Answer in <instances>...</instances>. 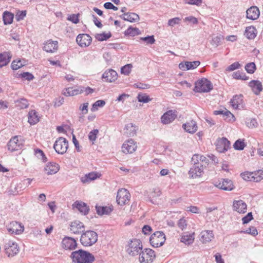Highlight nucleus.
<instances>
[{
  "instance_id": "f257e3e1",
  "label": "nucleus",
  "mask_w": 263,
  "mask_h": 263,
  "mask_svg": "<svg viewBox=\"0 0 263 263\" xmlns=\"http://www.w3.org/2000/svg\"><path fill=\"white\" fill-rule=\"evenodd\" d=\"M70 257L72 263H92L95 260L93 255L82 249L72 252Z\"/></svg>"
},
{
  "instance_id": "f03ea898",
  "label": "nucleus",
  "mask_w": 263,
  "mask_h": 263,
  "mask_svg": "<svg viewBox=\"0 0 263 263\" xmlns=\"http://www.w3.org/2000/svg\"><path fill=\"white\" fill-rule=\"evenodd\" d=\"M98 234L92 230H87L82 233L80 242L84 247H90L98 241Z\"/></svg>"
},
{
  "instance_id": "7ed1b4c3",
  "label": "nucleus",
  "mask_w": 263,
  "mask_h": 263,
  "mask_svg": "<svg viewBox=\"0 0 263 263\" xmlns=\"http://www.w3.org/2000/svg\"><path fill=\"white\" fill-rule=\"evenodd\" d=\"M195 84L193 90L196 92H209L213 89L211 82L205 78L198 80Z\"/></svg>"
},
{
  "instance_id": "20e7f679",
  "label": "nucleus",
  "mask_w": 263,
  "mask_h": 263,
  "mask_svg": "<svg viewBox=\"0 0 263 263\" xmlns=\"http://www.w3.org/2000/svg\"><path fill=\"white\" fill-rule=\"evenodd\" d=\"M142 251V245L139 239H134L130 240L126 249L127 253L132 256L140 255Z\"/></svg>"
},
{
  "instance_id": "39448f33",
  "label": "nucleus",
  "mask_w": 263,
  "mask_h": 263,
  "mask_svg": "<svg viewBox=\"0 0 263 263\" xmlns=\"http://www.w3.org/2000/svg\"><path fill=\"white\" fill-rule=\"evenodd\" d=\"M166 240L165 235L162 231H157L153 233L149 238V242L154 248L162 246Z\"/></svg>"
},
{
  "instance_id": "423d86ee",
  "label": "nucleus",
  "mask_w": 263,
  "mask_h": 263,
  "mask_svg": "<svg viewBox=\"0 0 263 263\" xmlns=\"http://www.w3.org/2000/svg\"><path fill=\"white\" fill-rule=\"evenodd\" d=\"M68 147V141L63 137H59L54 142L53 148L55 152L59 154L63 155L65 154Z\"/></svg>"
},
{
  "instance_id": "0eeeda50",
  "label": "nucleus",
  "mask_w": 263,
  "mask_h": 263,
  "mask_svg": "<svg viewBox=\"0 0 263 263\" xmlns=\"http://www.w3.org/2000/svg\"><path fill=\"white\" fill-rule=\"evenodd\" d=\"M130 198V194L126 189H119L117 195V202L120 205H124L128 203Z\"/></svg>"
},
{
  "instance_id": "6e6552de",
  "label": "nucleus",
  "mask_w": 263,
  "mask_h": 263,
  "mask_svg": "<svg viewBox=\"0 0 263 263\" xmlns=\"http://www.w3.org/2000/svg\"><path fill=\"white\" fill-rule=\"evenodd\" d=\"M155 257V251L151 249L146 248L142 251L139 259L140 263H148L149 261L152 262Z\"/></svg>"
},
{
  "instance_id": "1a4fd4ad",
  "label": "nucleus",
  "mask_w": 263,
  "mask_h": 263,
  "mask_svg": "<svg viewBox=\"0 0 263 263\" xmlns=\"http://www.w3.org/2000/svg\"><path fill=\"white\" fill-rule=\"evenodd\" d=\"M6 254L8 257H12L17 254L19 251L17 244L13 241L9 240L6 242L4 245Z\"/></svg>"
},
{
  "instance_id": "9d476101",
  "label": "nucleus",
  "mask_w": 263,
  "mask_h": 263,
  "mask_svg": "<svg viewBox=\"0 0 263 263\" xmlns=\"http://www.w3.org/2000/svg\"><path fill=\"white\" fill-rule=\"evenodd\" d=\"M230 142L226 137L217 140L215 145L217 151L219 153H224L230 148Z\"/></svg>"
},
{
  "instance_id": "9b49d317",
  "label": "nucleus",
  "mask_w": 263,
  "mask_h": 263,
  "mask_svg": "<svg viewBox=\"0 0 263 263\" xmlns=\"http://www.w3.org/2000/svg\"><path fill=\"white\" fill-rule=\"evenodd\" d=\"M77 240L71 237L65 236L62 241V247L66 250H73L77 248Z\"/></svg>"
},
{
  "instance_id": "f8f14e48",
  "label": "nucleus",
  "mask_w": 263,
  "mask_h": 263,
  "mask_svg": "<svg viewBox=\"0 0 263 263\" xmlns=\"http://www.w3.org/2000/svg\"><path fill=\"white\" fill-rule=\"evenodd\" d=\"M215 186L221 190L229 191L235 188L233 181L229 179H222L221 181L216 182Z\"/></svg>"
},
{
  "instance_id": "ddd939ff",
  "label": "nucleus",
  "mask_w": 263,
  "mask_h": 263,
  "mask_svg": "<svg viewBox=\"0 0 263 263\" xmlns=\"http://www.w3.org/2000/svg\"><path fill=\"white\" fill-rule=\"evenodd\" d=\"M8 231L11 234H20L24 230V226L17 221H12L7 227Z\"/></svg>"
},
{
  "instance_id": "4468645a",
  "label": "nucleus",
  "mask_w": 263,
  "mask_h": 263,
  "mask_svg": "<svg viewBox=\"0 0 263 263\" xmlns=\"http://www.w3.org/2000/svg\"><path fill=\"white\" fill-rule=\"evenodd\" d=\"M204 165V164L193 165L189 171L190 176L192 178L201 177L203 173Z\"/></svg>"
},
{
  "instance_id": "2eb2a0df",
  "label": "nucleus",
  "mask_w": 263,
  "mask_h": 263,
  "mask_svg": "<svg viewBox=\"0 0 263 263\" xmlns=\"http://www.w3.org/2000/svg\"><path fill=\"white\" fill-rule=\"evenodd\" d=\"M76 41L80 46L86 47L91 44L92 38L87 34H80L77 36Z\"/></svg>"
},
{
  "instance_id": "dca6fc26",
  "label": "nucleus",
  "mask_w": 263,
  "mask_h": 263,
  "mask_svg": "<svg viewBox=\"0 0 263 263\" xmlns=\"http://www.w3.org/2000/svg\"><path fill=\"white\" fill-rule=\"evenodd\" d=\"M70 231L74 234L82 233L85 231L84 225L81 221L75 220L71 222Z\"/></svg>"
},
{
  "instance_id": "f3484780",
  "label": "nucleus",
  "mask_w": 263,
  "mask_h": 263,
  "mask_svg": "<svg viewBox=\"0 0 263 263\" xmlns=\"http://www.w3.org/2000/svg\"><path fill=\"white\" fill-rule=\"evenodd\" d=\"M7 146L9 151L14 152L21 149L22 144L18 143V136H15L10 139L7 144Z\"/></svg>"
},
{
  "instance_id": "a211bd4d",
  "label": "nucleus",
  "mask_w": 263,
  "mask_h": 263,
  "mask_svg": "<svg viewBox=\"0 0 263 263\" xmlns=\"http://www.w3.org/2000/svg\"><path fill=\"white\" fill-rule=\"evenodd\" d=\"M137 145L133 139L128 140L126 143L123 144L122 146V152L124 153H133L136 151Z\"/></svg>"
},
{
  "instance_id": "6ab92c4d",
  "label": "nucleus",
  "mask_w": 263,
  "mask_h": 263,
  "mask_svg": "<svg viewBox=\"0 0 263 263\" xmlns=\"http://www.w3.org/2000/svg\"><path fill=\"white\" fill-rule=\"evenodd\" d=\"M177 117L175 111L170 110L165 112L161 118V122L163 124H167L173 122Z\"/></svg>"
},
{
  "instance_id": "aec40b11",
  "label": "nucleus",
  "mask_w": 263,
  "mask_h": 263,
  "mask_svg": "<svg viewBox=\"0 0 263 263\" xmlns=\"http://www.w3.org/2000/svg\"><path fill=\"white\" fill-rule=\"evenodd\" d=\"M247 204L242 200L233 201V209L239 213H245L247 212Z\"/></svg>"
},
{
  "instance_id": "412c9836",
  "label": "nucleus",
  "mask_w": 263,
  "mask_h": 263,
  "mask_svg": "<svg viewBox=\"0 0 263 263\" xmlns=\"http://www.w3.org/2000/svg\"><path fill=\"white\" fill-rule=\"evenodd\" d=\"M72 206L84 215H87L89 213V207L84 202L76 201L74 202Z\"/></svg>"
},
{
  "instance_id": "4be33fe9",
  "label": "nucleus",
  "mask_w": 263,
  "mask_h": 263,
  "mask_svg": "<svg viewBox=\"0 0 263 263\" xmlns=\"http://www.w3.org/2000/svg\"><path fill=\"white\" fill-rule=\"evenodd\" d=\"M249 86L252 89V91L256 95L260 94L263 89L262 83L259 80H252L249 83Z\"/></svg>"
},
{
  "instance_id": "5701e85b",
  "label": "nucleus",
  "mask_w": 263,
  "mask_h": 263,
  "mask_svg": "<svg viewBox=\"0 0 263 263\" xmlns=\"http://www.w3.org/2000/svg\"><path fill=\"white\" fill-rule=\"evenodd\" d=\"M259 16V10L256 6H252L246 11V17L247 18L255 20Z\"/></svg>"
},
{
  "instance_id": "b1692460",
  "label": "nucleus",
  "mask_w": 263,
  "mask_h": 263,
  "mask_svg": "<svg viewBox=\"0 0 263 263\" xmlns=\"http://www.w3.org/2000/svg\"><path fill=\"white\" fill-rule=\"evenodd\" d=\"M119 17L124 21L131 23L138 22L140 20L139 15L133 12L124 13L120 15Z\"/></svg>"
},
{
  "instance_id": "393cba45",
  "label": "nucleus",
  "mask_w": 263,
  "mask_h": 263,
  "mask_svg": "<svg viewBox=\"0 0 263 263\" xmlns=\"http://www.w3.org/2000/svg\"><path fill=\"white\" fill-rule=\"evenodd\" d=\"M48 175L56 174L60 170V165L54 162H50L47 163L44 168Z\"/></svg>"
},
{
  "instance_id": "a878e982",
  "label": "nucleus",
  "mask_w": 263,
  "mask_h": 263,
  "mask_svg": "<svg viewBox=\"0 0 263 263\" xmlns=\"http://www.w3.org/2000/svg\"><path fill=\"white\" fill-rule=\"evenodd\" d=\"M118 74L117 72L113 69H109L108 71H105L102 74V78L105 79L106 81L112 82L117 80Z\"/></svg>"
},
{
  "instance_id": "bb28decb",
  "label": "nucleus",
  "mask_w": 263,
  "mask_h": 263,
  "mask_svg": "<svg viewBox=\"0 0 263 263\" xmlns=\"http://www.w3.org/2000/svg\"><path fill=\"white\" fill-rule=\"evenodd\" d=\"M182 128L185 132L190 134H194L197 130L198 126L195 121L191 120L190 122L183 124L182 125Z\"/></svg>"
},
{
  "instance_id": "cd10ccee",
  "label": "nucleus",
  "mask_w": 263,
  "mask_h": 263,
  "mask_svg": "<svg viewBox=\"0 0 263 263\" xmlns=\"http://www.w3.org/2000/svg\"><path fill=\"white\" fill-rule=\"evenodd\" d=\"M58 43L57 41H52L51 40H49L45 43L43 49L47 52H53L58 49Z\"/></svg>"
},
{
  "instance_id": "c85d7f7f",
  "label": "nucleus",
  "mask_w": 263,
  "mask_h": 263,
  "mask_svg": "<svg viewBox=\"0 0 263 263\" xmlns=\"http://www.w3.org/2000/svg\"><path fill=\"white\" fill-rule=\"evenodd\" d=\"M11 55L9 52L0 53V68L6 66L10 61Z\"/></svg>"
},
{
  "instance_id": "c756f323",
  "label": "nucleus",
  "mask_w": 263,
  "mask_h": 263,
  "mask_svg": "<svg viewBox=\"0 0 263 263\" xmlns=\"http://www.w3.org/2000/svg\"><path fill=\"white\" fill-rule=\"evenodd\" d=\"M200 236V240L203 243L211 241L212 239L214 237L213 231L210 230L203 231L201 232Z\"/></svg>"
},
{
  "instance_id": "7c9ffc66",
  "label": "nucleus",
  "mask_w": 263,
  "mask_h": 263,
  "mask_svg": "<svg viewBox=\"0 0 263 263\" xmlns=\"http://www.w3.org/2000/svg\"><path fill=\"white\" fill-rule=\"evenodd\" d=\"M96 210L98 215L102 216L103 215H109L113 210V209L107 206L96 205Z\"/></svg>"
},
{
  "instance_id": "2f4dec72",
  "label": "nucleus",
  "mask_w": 263,
  "mask_h": 263,
  "mask_svg": "<svg viewBox=\"0 0 263 263\" xmlns=\"http://www.w3.org/2000/svg\"><path fill=\"white\" fill-rule=\"evenodd\" d=\"M137 129L136 125L133 123L127 124L124 128V133L129 137H133L135 135Z\"/></svg>"
},
{
  "instance_id": "473e14b6",
  "label": "nucleus",
  "mask_w": 263,
  "mask_h": 263,
  "mask_svg": "<svg viewBox=\"0 0 263 263\" xmlns=\"http://www.w3.org/2000/svg\"><path fill=\"white\" fill-rule=\"evenodd\" d=\"M28 118V122L31 125L35 124L39 121V117L37 112L35 110H31L29 111Z\"/></svg>"
},
{
  "instance_id": "72a5a7b5",
  "label": "nucleus",
  "mask_w": 263,
  "mask_h": 263,
  "mask_svg": "<svg viewBox=\"0 0 263 263\" xmlns=\"http://www.w3.org/2000/svg\"><path fill=\"white\" fill-rule=\"evenodd\" d=\"M194 240V233L190 234L187 233H184L181 238V242L185 243L187 245L192 244Z\"/></svg>"
},
{
  "instance_id": "f704fd0d",
  "label": "nucleus",
  "mask_w": 263,
  "mask_h": 263,
  "mask_svg": "<svg viewBox=\"0 0 263 263\" xmlns=\"http://www.w3.org/2000/svg\"><path fill=\"white\" fill-rule=\"evenodd\" d=\"M100 175L98 173L91 172L87 174L84 177L81 178V181L83 183L89 182L92 180H94L98 178H99Z\"/></svg>"
},
{
  "instance_id": "c9c22d12",
  "label": "nucleus",
  "mask_w": 263,
  "mask_h": 263,
  "mask_svg": "<svg viewBox=\"0 0 263 263\" xmlns=\"http://www.w3.org/2000/svg\"><path fill=\"white\" fill-rule=\"evenodd\" d=\"M15 106L20 109H25L28 107L29 103L27 99L21 98L14 101Z\"/></svg>"
},
{
  "instance_id": "e433bc0d",
  "label": "nucleus",
  "mask_w": 263,
  "mask_h": 263,
  "mask_svg": "<svg viewBox=\"0 0 263 263\" xmlns=\"http://www.w3.org/2000/svg\"><path fill=\"white\" fill-rule=\"evenodd\" d=\"M256 34L257 30L254 26H251L246 28L245 35L248 39H254L256 37Z\"/></svg>"
},
{
  "instance_id": "4c0bfd02",
  "label": "nucleus",
  "mask_w": 263,
  "mask_h": 263,
  "mask_svg": "<svg viewBox=\"0 0 263 263\" xmlns=\"http://www.w3.org/2000/svg\"><path fill=\"white\" fill-rule=\"evenodd\" d=\"M242 95H235L233 96V98L231 100V103L233 108L238 109L239 106L242 103Z\"/></svg>"
},
{
  "instance_id": "58836bf2",
  "label": "nucleus",
  "mask_w": 263,
  "mask_h": 263,
  "mask_svg": "<svg viewBox=\"0 0 263 263\" xmlns=\"http://www.w3.org/2000/svg\"><path fill=\"white\" fill-rule=\"evenodd\" d=\"M125 36H135L141 34L140 30L137 27L130 26L124 32Z\"/></svg>"
},
{
  "instance_id": "ea45409f",
  "label": "nucleus",
  "mask_w": 263,
  "mask_h": 263,
  "mask_svg": "<svg viewBox=\"0 0 263 263\" xmlns=\"http://www.w3.org/2000/svg\"><path fill=\"white\" fill-rule=\"evenodd\" d=\"M14 15L9 11H5L3 14V20L5 25H9L13 22Z\"/></svg>"
},
{
  "instance_id": "a19ab883",
  "label": "nucleus",
  "mask_w": 263,
  "mask_h": 263,
  "mask_svg": "<svg viewBox=\"0 0 263 263\" xmlns=\"http://www.w3.org/2000/svg\"><path fill=\"white\" fill-rule=\"evenodd\" d=\"M246 146L244 139H238L233 145V147L236 150L242 151Z\"/></svg>"
},
{
  "instance_id": "79ce46f5",
  "label": "nucleus",
  "mask_w": 263,
  "mask_h": 263,
  "mask_svg": "<svg viewBox=\"0 0 263 263\" xmlns=\"http://www.w3.org/2000/svg\"><path fill=\"white\" fill-rule=\"evenodd\" d=\"M111 36V33L103 32L102 33H97L95 35V38L99 41H106Z\"/></svg>"
},
{
  "instance_id": "37998d69",
  "label": "nucleus",
  "mask_w": 263,
  "mask_h": 263,
  "mask_svg": "<svg viewBox=\"0 0 263 263\" xmlns=\"http://www.w3.org/2000/svg\"><path fill=\"white\" fill-rule=\"evenodd\" d=\"M245 68L248 73L253 74L256 70V66L254 62H250L246 65Z\"/></svg>"
},
{
  "instance_id": "c03bdc74",
  "label": "nucleus",
  "mask_w": 263,
  "mask_h": 263,
  "mask_svg": "<svg viewBox=\"0 0 263 263\" xmlns=\"http://www.w3.org/2000/svg\"><path fill=\"white\" fill-rule=\"evenodd\" d=\"M105 101L103 100H99L96 101L92 105L91 110L96 111L98 109V107H102L105 105Z\"/></svg>"
},
{
  "instance_id": "a18cd8bd",
  "label": "nucleus",
  "mask_w": 263,
  "mask_h": 263,
  "mask_svg": "<svg viewBox=\"0 0 263 263\" xmlns=\"http://www.w3.org/2000/svg\"><path fill=\"white\" fill-rule=\"evenodd\" d=\"M18 78H21L23 79L24 80H27V81H31L34 79V76L29 72H24L22 73H21L20 74H18Z\"/></svg>"
},
{
  "instance_id": "49530a36",
  "label": "nucleus",
  "mask_w": 263,
  "mask_h": 263,
  "mask_svg": "<svg viewBox=\"0 0 263 263\" xmlns=\"http://www.w3.org/2000/svg\"><path fill=\"white\" fill-rule=\"evenodd\" d=\"M253 175H252L254 177V179H253V181L254 182H259L261 180L263 179V171L262 170H258L257 171L252 172Z\"/></svg>"
},
{
  "instance_id": "de8ad7c7",
  "label": "nucleus",
  "mask_w": 263,
  "mask_h": 263,
  "mask_svg": "<svg viewBox=\"0 0 263 263\" xmlns=\"http://www.w3.org/2000/svg\"><path fill=\"white\" fill-rule=\"evenodd\" d=\"M34 152L36 156L38 158L41 159L43 162H46L47 161V158L45 156L43 151L39 148H36L34 150Z\"/></svg>"
},
{
  "instance_id": "09e8293b",
  "label": "nucleus",
  "mask_w": 263,
  "mask_h": 263,
  "mask_svg": "<svg viewBox=\"0 0 263 263\" xmlns=\"http://www.w3.org/2000/svg\"><path fill=\"white\" fill-rule=\"evenodd\" d=\"M138 101L139 102L146 103L149 102L152 99L149 98V96L146 94L139 93L137 96Z\"/></svg>"
},
{
  "instance_id": "8fccbe9b",
  "label": "nucleus",
  "mask_w": 263,
  "mask_h": 263,
  "mask_svg": "<svg viewBox=\"0 0 263 263\" xmlns=\"http://www.w3.org/2000/svg\"><path fill=\"white\" fill-rule=\"evenodd\" d=\"M200 64V61H195L193 62L185 61V65L187 66L186 69H194L197 68Z\"/></svg>"
},
{
  "instance_id": "3c124183",
  "label": "nucleus",
  "mask_w": 263,
  "mask_h": 263,
  "mask_svg": "<svg viewBox=\"0 0 263 263\" xmlns=\"http://www.w3.org/2000/svg\"><path fill=\"white\" fill-rule=\"evenodd\" d=\"M253 175V172H246L244 173H242L240 174L241 177L246 181H253V179H254V177L252 175Z\"/></svg>"
},
{
  "instance_id": "603ef678",
  "label": "nucleus",
  "mask_w": 263,
  "mask_h": 263,
  "mask_svg": "<svg viewBox=\"0 0 263 263\" xmlns=\"http://www.w3.org/2000/svg\"><path fill=\"white\" fill-rule=\"evenodd\" d=\"M132 65L131 64H127L121 68V73L124 75L128 76L132 70Z\"/></svg>"
},
{
  "instance_id": "864d4df0",
  "label": "nucleus",
  "mask_w": 263,
  "mask_h": 263,
  "mask_svg": "<svg viewBox=\"0 0 263 263\" xmlns=\"http://www.w3.org/2000/svg\"><path fill=\"white\" fill-rule=\"evenodd\" d=\"M24 66V64L21 63V60L13 61L11 65V68L13 70H17Z\"/></svg>"
},
{
  "instance_id": "5fc2aeb1",
  "label": "nucleus",
  "mask_w": 263,
  "mask_h": 263,
  "mask_svg": "<svg viewBox=\"0 0 263 263\" xmlns=\"http://www.w3.org/2000/svg\"><path fill=\"white\" fill-rule=\"evenodd\" d=\"M140 40L148 44H153L155 42V39L154 35H147L145 37H141Z\"/></svg>"
},
{
  "instance_id": "6e6d98bb",
  "label": "nucleus",
  "mask_w": 263,
  "mask_h": 263,
  "mask_svg": "<svg viewBox=\"0 0 263 263\" xmlns=\"http://www.w3.org/2000/svg\"><path fill=\"white\" fill-rule=\"evenodd\" d=\"M240 233L251 234L254 236H255L258 234V232L256 228L252 226L250 227L246 231H241Z\"/></svg>"
},
{
  "instance_id": "4d7b16f0",
  "label": "nucleus",
  "mask_w": 263,
  "mask_h": 263,
  "mask_svg": "<svg viewBox=\"0 0 263 263\" xmlns=\"http://www.w3.org/2000/svg\"><path fill=\"white\" fill-rule=\"evenodd\" d=\"M226 111L224 113L223 118L224 120H228L229 121H234L235 118L233 114H232L229 110L226 109Z\"/></svg>"
},
{
  "instance_id": "13d9d810",
  "label": "nucleus",
  "mask_w": 263,
  "mask_h": 263,
  "mask_svg": "<svg viewBox=\"0 0 263 263\" xmlns=\"http://www.w3.org/2000/svg\"><path fill=\"white\" fill-rule=\"evenodd\" d=\"M99 133L97 129H94L90 131L88 134V139L91 141H95L96 140L97 136Z\"/></svg>"
},
{
  "instance_id": "bf43d9fd",
  "label": "nucleus",
  "mask_w": 263,
  "mask_h": 263,
  "mask_svg": "<svg viewBox=\"0 0 263 263\" xmlns=\"http://www.w3.org/2000/svg\"><path fill=\"white\" fill-rule=\"evenodd\" d=\"M27 14V11L26 10L20 11L18 10L16 15H15V19L17 21H20L24 19V18L26 16Z\"/></svg>"
},
{
  "instance_id": "052dcab7",
  "label": "nucleus",
  "mask_w": 263,
  "mask_h": 263,
  "mask_svg": "<svg viewBox=\"0 0 263 263\" xmlns=\"http://www.w3.org/2000/svg\"><path fill=\"white\" fill-rule=\"evenodd\" d=\"M79 14H72L68 16L67 20L71 21L73 23L77 24L79 22Z\"/></svg>"
},
{
  "instance_id": "680f3d73",
  "label": "nucleus",
  "mask_w": 263,
  "mask_h": 263,
  "mask_svg": "<svg viewBox=\"0 0 263 263\" xmlns=\"http://www.w3.org/2000/svg\"><path fill=\"white\" fill-rule=\"evenodd\" d=\"M253 219V217L252 212H249L242 218V223L247 224Z\"/></svg>"
},
{
  "instance_id": "e2e57ef3",
  "label": "nucleus",
  "mask_w": 263,
  "mask_h": 263,
  "mask_svg": "<svg viewBox=\"0 0 263 263\" xmlns=\"http://www.w3.org/2000/svg\"><path fill=\"white\" fill-rule=\"evenodd\" d=\"M240 67V64L238 62H234V63L232 64L230 66H229L227 69V71H233L235 69L239 68Z\"/></svg>"
},
{
  "instance_id": "0e129e2a",
  "label": "nucleus",
  "mask_w": 263,
  "mask_h": 263,
  "mask_svg": "<svg viewBox=\"0 0 263 263\" xmlns=\"http://www.w3.org/2000/svg\"><path fill=\"white\" fill-rule=\"evenodd\" d=\"M181 21V18L176 17L171 19H170L168 21V25L171 26H174L175 25L179 24Z\"/></svg>"
},
{
  "instance_id": "69168bd1",
  "label": "nucleus",
  "mask_w": 263,
  "mask_h": 263,
  "mask_svg": "<svg viewBox=\"0 0 263 263\" xmlns=\"http://www.w3.org/2000/svg\"><path fill=\"white\" fill-rule=\"evenodd\" d=\"M71 89H70V92H71V96L77 95L79 93H81L84 91V87H80L78 89H72V88H71Z\"/></svg>"
},
{
  "instance_id": "338daca9",
  "label": "nucleus",
  "mask_w": 263,
  "mask_h": 263,
  "mask_svg": "<svg viewBox=\"0 0 263 263\" xmlns=\"http://www.w3.org/2000/svg\"><path fill=\"white\" fill-rule=\"evenodd\" d=\"M178 226L182 230L186 228L187 223L186 220L184 218H181L178 222Z\"/></svg>"
},
{
  "instance_id": "774afa93",
  "label": "nucleus",
  "mask_w": 263,
  "mask_h": 263,
  "mask_svg": "<svg viewBox=\"0 0 263 263\" xmlns=\"http://www.w3.org/2000/svg\"><path fill=\"white\" fill-rule=\"evenodd\" d=\"M152 231V228L149 225H144L142 228V232L145 235H149Z\"/></svg>"
}]
</instances>
